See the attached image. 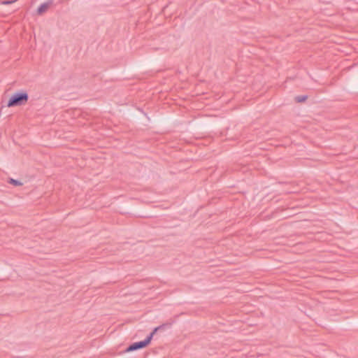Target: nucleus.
I'll use <instances>...</instances> for the list:
<instances>
[{"mask_svg": "<svg viewBox=\"0 0 358 358\" xmlns=\"http://www.w3.org/2000/svg\"><path fill=\"white\" fill-rule=\"evenodd\" d=\"M307 99V96H299L296 97V100L297 102H303Z\"/></svg>", "mask_w": 358, "mask_h": 358, "instance_id": "5", "label": "nucleus"}, {"mask_svg": "<svg viewBox=\"0 0 358 358\" xmlns=\"http://www.w3.org/2000/svg\"><path fill=\"white\" fill-rule=\"evenodd\" d=\"M29 99L28 94L26 92H18L15 93L8 101V107H13L24 105Z\"/></svg>", "mask_w": 358, "mask_h": 358, "instance_id": "1", "label": "nucleus"}, {"mask_svg": "<svg viewBox=\"0 0 358 358\" xmlns=\"http://www.w3.org/2000/svg\"><path fill=\"white\" fill-rule=\"evenodd\" d=\"M9 182H10V184H13V185H15V186H20V185H22V183L20 181L17 180L12 179V178H11V179H10Z\"/></svg>", "mask_w": 358, "mask_h": 358, "instance_id": "4", "label": "nucleus"}, {"mask_svg": "<svg viewBox=\"0 0 358 358\" xmlns=\"http://www.w3.org/2000/svg\"><path fill=\"white\" fill-rule=\"evenodd\" d=\"M15 0H12V1H1V4H3V5H8V4H10V3H13V2H15Z\"/></svg>", "mask_w": 358, "mask_h": 358, "instance_id": "6", "label": "nucleus"}, {"mask_svg": "<svg viewBox=\"0 0 358 358\" xmlns=\"http://www.w3.org/2000/svg\"><path fill=\"white\" fill-rule=\"evenodd\" d=\"M52 0H49L38 6L36 10V13L39 15H43L48 11V10L52 6Z\"/></svg>", "mask_w": 358, "mask_h": 358, "instance_id": "3", "label": "nucleus"}, {"mask_svg": "<svg viewBox=\"0 0 358 358\" xmlns=\"http://www.w3.org/2000/svg\"><path fill=\"white\" fill-rule=\"evenodd\" d=\"M164 326L165 325L163 324V325H160V326L155 328L154 330L152 331V332L146 338V339H145L144 341H142L136 342V343H132L131 345H130L127 348V352L134 351V350H139V349L143 348L145 346H147L150 343V341H151L154 334L158 330L162 329Z\"/></svg>", "mask_w": 358, "mask_h": 358, "instance_id": "2", "label": "nucleus"}]
</instances>
